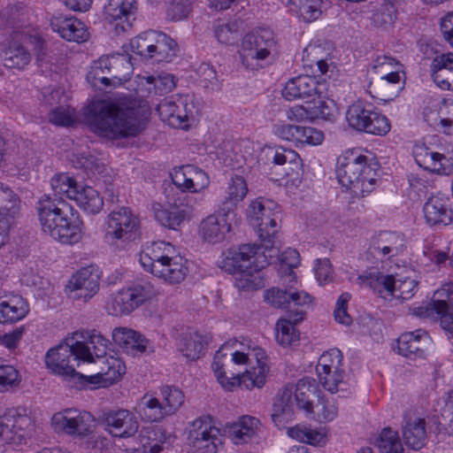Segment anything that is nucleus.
Returning a JSON list of instances; mask_svg holds the SVG:
<instances>
[{
  "label": "nucleus",
  "mask_w": 453,
  "mask_h": 453,
  "mask_svg": "<svg viewBox=\"0 0 453 453\" xmlns=\"http://www.w3.org/2000/svg\"><path fill=\"white\" fill-rule=\"evenodd\" d=\"M140 111L122 100H96L85 109L84 122L96 135L112 142L135 137L144 129Z\"/></svg>",
  "instance_id": "obj_1"
},
{
  "label": "nucleus",
  "mask_w": 453,
  "mask_h": 453,
  "mask_svg": "<svg viewBox=\"0 0 453 453\" xmlns=\"http://www.w3.org/2000/svg\"><path fill=\"white\" fill-rule=\"evenodd\" d=\"M35 210L43 233L62 243H75L81 236L79 213L63 197L42 196Z\"/></svg>",
  "instance_id": "obj_2"
},
{
  "label": "nucleus",
  "mask_w": 453,
  "mask_h": 453,
  "mask_svg": "<svg viewBox=\"0 0 453 453\" xmlns=\"http://www.w3.org/2000/svg\"><path fill=\"white\" fill-rule=\"evenodd\" d=\"M90 359L89 349L85 343L73 337L65 339L45 355V364L52 373L62 376L71 387L78 390L96 389L100 387L102 374L87 376L75 371L81 360Z\"/></svg>",
  "instance_id": "obj_3"
},
{
  "label": "nucleus",
  "mask_w": 453,
  "mask_h": 453,
  "mask_svg": "<svg viewBox=\"0 0 453 453\" xmlns=\"http://www.w3.org/2000/svg\"><path fill=\"white\" fill-rule=\"evenodd\" d=\"M265 301L273 307L285 310L287 318L280 319L276 325V339L282 346H289L299 340V332L295 326L304 319L311 306L312 297L304 291L293 288H271L265 291Z\"/></svg>",
  "instance_id": "obj_4"
},
{
  "label": "nucleus",
  "mask_w": 453,
  "mask_h": 453,
  "mask_svg": "<svg viewBox=\"0 0 453 453\" xmlns=\"http://www.w3.org/2000/svg\"><path fill=\"white\" fill-rule=\"evenodd\" d=\"M257 244H242L237 250H229L219 264L225 272L237 274L235 287L242 291H254L265 287V274L262 272L270 262L265 251Z\"/></svg>",
  "instance_id": "obj_5"
},
{
  "label": "nucleus",
  "mask_w": 453,
  "mask_h": 453,
  "mask_svg": "<svg viewBox=\"0 0 453 453\" xmlns=\"http://www.w3.org/2000/svg\"><path fill=\"white\" fill-rule=\"evenodd\" d=\"M377 173L368 157L357 150H348L337 159L336 177L339 183L356 195L365 196L374 189Z\"/></svg>",
  "instance_id": "obj_6"
},
{
  "label": "nucleus",
  "mask_w": 453,
  "mask_h": 453,
  "mask_svg": "<svg viewBox=\"0 0 453 453\" xmlns=\"http://www.w3.org/2000/svg\"><path fill=\"white\" fill-rule=\"evenodd\" d=\"M247 219L257 229L258 236L265 250L273 249L280 221V210L278 203L271 199L258 197L250 202L246 211Z\"/></svg>",
  "instance_id": "obj_7"
},
{
  "label": "nucleus",
  "mask_w": 453,
  "mask_h": 453,
  "mask_svg": "<svg viewBox=\"0 0 453 453\" xmlns=\"http://www.w3.org/2000/svg\"><path fill=\"white\" fill-rule=\"evenodd\" d=\"M239 53L245 68L257 69L261 66V61L277 53L273 31L267 27L253 29L242 38Z\"/></svg>",
  "instance_id": "obj_8"
},
{
  "label": "nucleus",
  "mask_w": 453,
  "mask_h": 453,
  "mask_svg": "<svg viewBox=\"0 0 453 453\" xmlns=\"http://www.w3.org/2000/svg\"><path fill=\"white\" fill-rule=\"evenodd\" d=\"M348 126L358 133L384 136L391 128L389 119L373 105L357 100L348 106L345 113Z\"/></svg>",
  "instance_id": "obj_9"
},
{
  "label": "nucleus",
  "mask_w": 453,
  "mask_h": 453,
  "mask_svg": "<svg viewBox=\"0 0 453 453\" xmlns=\"http://www.w3.org/2000/svg\"><path fill=\"white\" fill-rule=\"evenodd\" d=\"M162 121L174 128H185L197 110L189 95H175L164 98L156 108Z\"/></svg>",
  "instance_id": "obj_10"
},
{
  "label": "nucleus",
  "mask_w": 453,
  "mask_h": 453,
  "mask_svg": "<svg viewBox=\"0 0 453 453\" xmlns=\"http://www.w3.org/2000/svg\"><path fill=\"white\" fill-rule=\"evenodd\" d=\"M413 314L419 318L440 319L442 328L449 329L453 325V282H447L438 288L433 300L426 306L413 310Z\"/></svg>",
  "instance_id": "obj_11"
},
{
  "label": "nucleus",
  "mask_w": 453,
  "mask_h": 453,
  "mask_svg": "<svg viewBox=\"0 0 453 453\" xmlns=\"http://www.w3.org/2000/svg\"><path fill=\"white\" fill-rule=\"evenodd\" d=\"M139 219L127 207L111 211L108 216L105 240L112 245H119L135 239Z\"/></svg>",
  "instance_id": "obj_12"
},
{
  "label": "nucleus",
  "mask_w": 453,
  "mask_h": 453,
  "mask_svg": "<svg viewBox=\"0 0 453 453\" xmlns=\"http://www.w3.org/2000/svg\"><path fill=\"white\" fill-rule=\"evenodd\" d=\"M99 421L107 432L119 438L131 437L139 428L135 415L126 409L103 411Z\"/></svg>",
  "instance_id": "obj_13"
},
{
  "label": "nucleus",
  "mask_w": 453,
  "mask_h": 453,
  "mask_svg": "<svg viewBox=\"0 0 453 453\" xmlns=\"http://www.w3.org/2000/svg\"><path fill=\"white\" fill-rule=\"evenodd\" d=\"M99 285L100 273L98 268L89 265L74 273L69 280L66 288L71 298L82 299L84 302H88L97 293Z\"/></svg>",
  "instance_id": "obj_14"
},
{
  "label": "nucleus",
  "mask_w": 453,
  "mask_h": 453,
  "mask_svg": "<svg viewBox=\"0 0 453 453\" xmlns=\"http://www.w3.org/2000/svg\"><path fill=\"white\" fill-rule=\"evenodd\" d=\"M52 420L67 434L81 438L92 433L95 421L94 417L89 412L74 409L65 410L63 413L55 414Z\"/></svg>",
  "instance_id": "obj_15"
},
{
  "label": "nucleus",
  "mask_w": 453,
  "mask_h": 453,
  "mask_svg": "<svg viewBox=\"0 0 453 453\" xmlns=\"http://www.w3.org/2000/svg\"><path fill=\"white\" fill-rule=\"evenodd\" d=\"M423 213L430 227L442 228L453 224L450 199L442 194L430 196L423 205Z\"/></svg>",
  "instance_id": "obj_16"
},
{
  "label": "nucleus",
  "mask_w": 453,
  "mask_h": 453,
  "mask_svg": "<svg viewBox=\"0 0 453 453\" xmlns=\"http://www.w3.org/2000/svg\"><path fill=\"white\" fill-rule=\"evenodd\" d=\"M189 439L198 453H217L221 444L219 430L211 426L208 418H198L192 423Z\"/></svg>",
  "instance_id": "obj_17"
},
{
  "label": "nucleus",
  "mask_w": 453,
  "mask_h": 453,
  "mask_svg": "<svg viewBox=\"0 0 453 453\" xmlns=\"http://www.w3.org/2000/svg\"><path fill=\"white\" fill-rule=\"evenodd\" d=\"M31 418L24 408L8 409L0 417V440L4 442L14 441V435L19 439L32 427Z\"/></svg>",
  "instance_id": "obj_18"
},
{
  "label": "nucleus",
  "mask_w": 453,
  "mask_h": 453,
  "mask_svg": "<svg viewBox=\"0 0 453 453\" xmlns=\"http://www.w3.org/2000/svg\"><path fill=\"white\" fill-rule=\"evenodd\" d=\"M104 16L109 23H115L117 34L132 27L137 12L136 0H108L104 7Z\"/></svg>",
  "instance_id": "obj_19"
},
{
  "label": "nucleus",
  "mask_w": 453,
  "mask_h": 453,
  "mask_svg": "<svg viewBox=\"0 0 453 453\" xmlns=\"http://www.w3.org/2000/svg\"><path fill=\"white\" fill-rule=\"evenodd\" d=\"M114 342L127 353L141 355L148 350L153 351L150 341L141 333L127 327H117L112 331Z\"/></svg>",
  "instance_id": "obj_20"
},
{
  "label": "nucleus",
  "mask_w": 453,
  "mask_h": 453,
  "mask_svg": "<svg viewBox=\"0 0 453 453\" xmlns=\"http://www.w3.org/2000/svg\"><path fill=\"white\" fill-rule=\"evenodd\" d=\"M50 27L66 41L83 42L89 37L85 24L74 17H54L50 20Z\"/></svg>",
  "instance_id": "obj_21"
},
{
  "label": "nucleus",
  "mask_w": 453,
  "mask_h": 453,
  "mask_svg": "<svg viewBox=\"0 0 453 453\" xmlns=\"http://www.w3.org/2000/svg\"><path fill=\"white\" fill-rule=\"evenodd\" d=\"M319 94L318 81L314 77L300 75L290 79L282 90V96L288 101L296 99L311 100Z\"/></svg>",
  "instance_id": "obj_22"
},
{
  "label": "nucleus",
  "mask_w": 453,
  "mask_h": 453,
  "mask_svg": "<svg viewBox=\"0 0 453 453\" xmlns=\"http://www.w3.org/2000/svg\"><path fill=\"white\" fill-rule=\"evenodd\" d=\"M428 341V334L423 329L403 333L397 339L398 353L411 359L423 357L424 347Z\"/></svg>",
  "instance_id": "obj_23"
},
{
  "label": "nucleus",
  "mask_w": 453,
  "mask_h": 453,
  "mask_svg": "<svg viewBox=\"0 0 453 453\" xmlns=\"http://www.w3.org/2000/svg\"><path fill=\"white\" fill-rule=\"evenodd\" d=\"M232 223L221 219L219 216L211 214L203 219L199 226V235L202 240L210 244L222 242L227 233L231 231Z\"/></svg>",
  "instance_id": "obj_24"
},
{
  "label": "nucleus",
  "mask_w": 453,
  "mask_h": 453,
  "mask_svg": "<svg viewBox=\"0 0 453 453\" xmlns=\"http://www.w3.org/2000/svg\"><path fill=\"white\" fill-rule=\"evenodd\" d=\"M402 435L405 445L418 450L426 441V420L422 418L405 416L402 424Z\"/></svg>",
  "instance_id": "obj_25"
},
{
  "label": "nucleus",
  "mask_w": 453,
  "mask_h": 453,
  "mask_svg": "<svg viewBox=\"0 0 453 453\" xmlns=\"http://www.w3.org/2000/svg\"><path fill=\"white\" fill-rule=\"evenodd\" d=\"M28 312L29 305L20 296H0V324H14Z\"/></svg>",
  "instance_id": "obj_26"
},
{
  "label": "nucleus",
  "mask_w": 453,
  "mask_h": 453,
  "mask_svg": "<svg viewBox=\"0 0 453 453\" xmlns=\"http://www.w3.org/2000/svg\"><path fill=\"white\" fill-rule=\"evenodd\" d=\"M99 64L105 68L111 82L117 81L118 83L126 81L132 73L133 66L130 57L127 54H112L110 56L101 57Z\"/></svg>",
  "instance_id": "obj_27"
},
{
  "label": "nucleus",
  "mask_w": 453,
  "mask_h": 453,
  "mask_svg": "<svg viewBox=\"0 0 453 453\" xmlns=\"http://www.w3.org/2000/svg\"><path fill=\"white\" fill-rule=\"evenodd\" d=\"M20 200L9 188L0 183V234H7L12 219L19 212Z\"/></svg>",
  "instance_id": "obj_28"
},
{
  "label": "nucleus",
  "mask_w": 453,
  "mask_h": 453,
  "mask_svg": "<svg viewBox=\"0 0 453 453\" xmlns=\"http://www.w3.org/2000/svg\"><path fill=\"white\" fill-rule=\"evenodd\" d=\"M173 253V246L165 242L147 244L140 254V263L144 270L152 273L156 265L167 262Z\"/></svg>",
  "instance_id": "obj_29"
},
{
  "label": "nucleus",
  "mask_w": 453,
  "mask_h": 453,
  "mask_svg": "<svg viewBox=\"0 0 453 453\" xmlns=\"http://www.w3.org/2000/svg\"><path fill=\"white\" fill-rule=\"evenodd\" d=\"M151 273L170 284H178L186 278L188 268L185 266L181 257L171 256L167 262L157 265L156 269Z\"/></svg>",
  "instance_id": "obj_30"
},
{
  "label": "nucleus",
  "mask_w": 453,
  "mask_h": 453,
  "mask_svg": "<svg viewBox=\"0 0 453 453\" xmlns=\"http://www.w3.org/2000/svg\"><path fill=\"white\" fill-rule=\"evenodd\" d=\"M414 157L418 166L424 170L440 175H449L450 171L445 166L443 154L434 152L427 147H418L414 152Z\"/></svg>",
  "instance_id": "obj_31"
},
{
  "label": "nucleus",
  "mask_w": 453,
  "mask_h": 453,
  "mask_svg": "<svg viewBox=\"0 0 453 453\" xmlns=\"http://www.w3.org/2000/svg\"><path fill=\"white\" fill-rule=\"evenodd\" d=\"M259 420L254 417L243 416L239 421L227 426V434L234 444L248 443L256 434Z\"/></svg>",
  "instance_id": "obj_32"
},
{
  "label": "nucleus",
  "mask_w": 453,
  "mask_h": 453,
  "mask_svg": "<svg viewBox=\"0 0 453 453\" xmlns=\"http://www.w3.org/2000/svg\"><path fill=\"white\" fill-rule=\"evenodd\" d=\"M361 284L365 285L380 296H394L395 292L396 280L393 275H386L380 273H365L358 276Z\"/></svg>",
  "instance_id": "obj_33"
},
{
  "label": "nucleus",
  "mask_w": 453,
  "mask_h": 453,
  "mask_svg": "<svg viewBox=\"0 0 453 453\" xmlns=\"http://www.w3.org/2000/svg\"><path fill=\"white\" fill-rule=\"evenodd\" d=\"M403 247V238L395 232H382L373 239L372 248L383 257L399 255Z\"/></svg>",
  "instance_id": "obj_34"
},
{
  "label": "nucleus",
  "mask_w": 453,
  "mask_h": 453,
  "mask_svg": "<svg viewBox=\"0 0 453 453\" xmlns=\"http://www.w3.org/2000/svg\"><path fill=\"white\" fill-rule=\"evenodd\" d=\"M269 368L266 365H260L257 367H252L250 370H246L242 374H232V382H235V386L244 388L251 390L255 388H261L266 381V376Z\"/></svg>",
  "instance_id": "obj_35"
},
{
  "label": "nucleus",
  "mask_w": 453,
  "mask_h": 453,
  "mask_svg": "<svg viewBox=\"0 0 453 453\" xmlns=\"http://www.w3.org/2000/svg\"><path fill=\"white\" fill-rule=\"evenodd\" d=\"M272 160L274 165H285L284 175L287 177H297L301 172V158L299 155L290 149L278 148L271 150Z\"/></svg>",
  "instance_id": "obj_36"
},
{
  "label": "nucleus",
  "mask_w": 453,
  "mask_h": 453,
  "mask_svg": "<svg viewBox=\"0 0 453 453\" xmlns=\"http://www.w3.org/2000/svg\"><path fill=\"white\" fill-rule=\"evenodd\" d=\"M152 58L157 62H170L176 55L177 43L166 34L153 30Z\"/></svg>",
  "instance_id": "obj_37"
},
{
  "label": "nucleus",
  "mask_w": 453,
  "mask_h": 453,
  "mask_svg": "<svg viewBox=\"0 0 453 453\" xmlns=\"http://www.w3.org/2000/svg\"><path fill=\"white\" fill-rule=\"evenodd\" d=\"M73 200L81 209L90 214H97L104 206V200L99 192L89 186H80Z\"/></svg>",
  "instance_id": "obj_38"
},
{
  "label": "nucleus",
  "mask_w": 453,
  "mask_h": 453,
  "mask_svg": "<svg viewBox=\"0 0 453 453\" xmlns=\"http://www.w3.org/2000/svg\"><path fill=\"white\" fill-rule=\"evenodd\" d=\"M207 344L206 337L197 332L185 334L179 343V350L188 360L200 357Z\"/></svg>",
  "instance_id": "obj_39"
},
{
  "label": "nucleus",
  "mask_w": 453,
  "mask_h": 453,
  "mask_svg": "<svg viewBox=\"0 0 453 453\" xmlns=\"http://www.w3.org/2000/svg\"><path fill=\"white\" fill-rule=\"evenodd\" d=\"M431 76L438 87L445 86V81L453 72V53L441 54L434 58L430 66Z\"/></svg>",
  "instance_id": "obj_40"
},
{
  "label": "nucleus",
  "mask_w": 453,
  "mask_h": 453,
  "mask_svg": "<svg viewBox=\"0 0 453 453\" xmlns=\"http://www.w3.org/2000/svg\"><path fill=\"white\" fill-rule=\"evenodd\" d=\"M122 292L127 305H129L131 313L147 300L150 299L155 294V289L150 283L145 282L124 288Z\"/></svg>",
  "instance_id": "obj_41"
},
{
  "label": "nucleus",
  "mask_w": 453,
  "mask_h": 453,
  "mask_svg": "<svg viewBox=\"0 0 453 453\" xmlns=\"http://www.w3.org/2000/svg\"><path fill=\"white\" fill-rule=\"evenodd\" d=\"M3 64L7 68L23 69L30 62L29 52L20 44L12 43L3 52Z\"/></svg>",
  "instance_id": "obj_42"
},
{
  "label": "nucleus",
  "mask_w": 453,
  "mask_h": 453,
  "mask_svg": "<svg viewBox=\"0 0 453 453\" xmlns=\"http://www.w3.org/2000/svg\"><path fill=\"white\" fill-rule=\"evenodd\" d=\"M291 11L296 12L305 22H312L322 13L321 0H289Z\"/></svg>",
  "instance_id": "obj_43"
},
{
  "label": "nucleus",
  "mask_w": 453,
  "mask_h": 453,
  "mask_svg": "<svg viewBox=\"0 0 453 453\" xmlns=\"http://www.w3.org/2000/svg\"><path fill=\"white\" fill-rule=\"evenodd\" d=\"M50 185L53 190L51 196L62 197L65 195L67 198L73 200L78 186L76 180L66 173L56 174L50 180Z\"/></svg>",
  "instance_id": "obj_44"
},
{
  "label": "nucleus",
  "mask_w": 453,
  "mask_h": 453,
  "mask_svg": "<svg viewBox=\"0 0 453 453\" xmlns=\"http://www.w3.org/2000/svg\"><path fill=\"white\" fill-rule=\"evenodd\" d=\"M156 220L163 226L177 230L185 219V211L177 208L168 210L157 204L154 208Z\"/></svg>",
  "instance_id": "obj_45"
},
{
  "label": "nucleus",
  "mask_w": 453,
  "mask_h": 453,
  "mask_svg": "<svg viewBox=\"0 0 453 453\" xmlns=\"http://www.w3.org/2000/svg\"><path fill=\"white\" fill-rule=\"evenodd\" d=\"M140 408L142 418L150 422H158L169 416L162 402L156 397L143 396Z\"/></svg>",
  "instance_id": "obj_46"
},
{
  "label": "nucleus",
  "mask_w": 453,
  "mask_h": 453,
  "mask_svg": "<svg viewBox=\"0 0 453 453\" xmlns=\"http://www.w3.org/2000/svg\"><path fill=\"white\" fill-rule=\"evenodd\" d=\"M81 333V337L88 340V344L85 343V346L89 349L90 359L86 360L87 362H96V359L104 358L109 349V341L104 338L101 334L96 333V331Z\"/></svg>",
  "instance_id": "obj_47"
},
{
  "label": "nucleus",
  "mask_w": 453,
  "mask_h": 453,
  "mask_svg": "<svg viewBox=\"0 0 453 453\" xmlns=\"http://www.w3.org/2000/svg\"><path fill=\"white\" fill-rule=\"evenodd\" d=\"M376 443L381 453H403L404 451L398 432L390 427L381 431Z\"/></svg>",
  "instance_id": "obj_48"
},
{
  "label": "nucleus",
  "mask_w": 453,
  "mask_h": 453,
  "mask_svg": "<svg viewBox=\"0 0 453 453\" xmlns=\"http://www.w3.org/2000/svg\"><path fill=\"white\" fill-rule=\"evenodd\" d=\"M315 388L309 379L300 380L295 386L294 399L298 408L306 412H312V403L311 395L314 394Z\"/></svg>",
  "instance_id": "obj_49"
},
{
  "label": "nucleus",
  "mask_w": 453,
  "mask_h": 453,
  "mask_svg": "<svg viewBox=\"0 0 453 453\" xmlns=\"http://www.w3.org/2000/svg\"><path fill=\"white\" fill-rule=\"evenodd\" d=\"M161 396V402L169 415L174 414L184 403V394L180 388L175 387H163Z\"/></svg>",
  "instance_id": "obj_50"
},
{
  "label": "nucleus",
  "mask_w": 453,
  "mask_h": 453,
  "mask_svg": "<svg viewBox=\"0 0 453 453\" xmlns=\"http://www.w3.org/2000/svg\"><path fill=\"white\" fill-rule=\"evenodd\" d=\"M287 434L292 439L311 445H317L323 439V435L319 432L300 424L288 427Z\"/></svg>",
  "instance_id": "obj_51"
},
{
  "label": "nucleus",
  "mask_w": 453,
  "mask_h": 453,
  "mask_svg": "<svg viewBox=\"0 0 453 453\" xmlns=\"http://www.w3.org/2000/svg\"><path fill=\"white\" fill-rule=\"evenodd\" d=\"M260 247L262 248L261 251L271 252L269 255L271 258L274 256H279L280 263L288 267V274L287 277L295 279L293 268L296 267L300 264V255L296 250L288 248L279 255V250L274 245L273 249L269 248L268 250H265L263 245Z\"/></svg>",
  "instance_id": "obj_52"
},
{
  "label": "nucleus",
  "mask_w": 453,
  "mask_h": 453,
  "mask_svg": "<svg viewBox=\"0 0 453 453\" xmlns=\"http://www.w3.org/2000/svg\"><path fill=\"white\" fill-rule=\"evenodd\" d=\"M153 40V30L147 31L133 38L130 41L132 52L144 58H152Z\"/></svg>",
  "instance_id": "obj_53"
},
{
  "label": "nucleus",
  "mask_w": 453,
  "mask_h": 453,
  "mask_svg": "<svg viewBox=\"0 0 453 453\" xmlns=\"http://www.w3.org/2000/svg\"><path fill=\"white\" fill-rule=\"evenodd\" d=\"M384 65L390 66H397V69L385 74L380 78V86L381 88H386L387 85H399L401 77L399 74V68L401 67V64L395 58L389 56H378L375 59V67H382Z\"/></svg>",
  "instance_id": "obj_54"
},
{
  "label": "nucleus",
  "mask_w": 453,
  "mask_h": 453,
  "mask_svg": "<svg viewBox=\"0 0 453 453\" xmlns=\"http://www.w3.org/2000/svg\"><path fill=\"white\" fill-rule=\"evenodd\" d=\"M318 376L324 388L334 394L340 390V385L343 384L344 372L342 369L318 371Z\"/></svg>",
  "instance_id": "obj_55"
},
{
  "label": "nucleus",
  "mask_w": 453,
  "mask_h": 453,
  "mask_svg": "<svg viewBox=\"0 0 453 453\" xmlns=\"http://www.w3.org/2000/svg\"><path fill=\"white\" fill-rule=\"evenodd\" d=\"M324 140L322 131L312 127L297 126L295 144L298 145H319Z\"/></svg>",
  "instance_id": "obj_56"
},
{
  "label": "nucleus",
  "mask_w": 453,
  "mask_h": 453,
  "mask_svg": "<svg viewBox=\"0 0 453 453\" xmlns=\"http://www.w3.org/2000/svg\"><path fill=\"white\" fill-rule=\"evenodd\" d=\"M397 9L382 3L380 7L373 11L371 19L376 27H387L394 24L396 19Z\"/></svg>",
  "instance_id": "obj_57"
},
{
  "label": "nucleus",
  "mask_w": 453,
  "mask_h": 453,
  "mask_svg": "<svg viewBox=\"0 0 453 453\" xmlns=\"http://www.w3.org/2000/svg\"><path fill=\"white\" fill-rule=\"evenodd\" d=\"M342 362V354L338 349H332L323 353L319 358L316 371H329L341 367Z\"/></svg>",
  "instance_id": "obj_58"
},
{
  "label": "nucleus",
  "mask_w": 453,
  "mask_h": 453,
  "mask_svg": "<svg viewBox=\"0 0 453 453\" xmlns=\"http://www.w3.org/2000/svg\"><path fill=\"white\" fill-rule=\"evenodd\" d=\"M19 372L12 365H0V392L7 391L19 384Z\"/></svg>",
  "instance_id": "obj_59"
},
{
  "label": "nucleus",
  "mask_w": 453,
  "mask_h": 453,
  "mask_svg": "<svg viewBox=\"0 0 453 453\" xmlns=\"http://www.w3.org/2000/svg\"><path fill=\"white\" fill-rule=\"evenodd\" d=\"M194 173L193 165H188L174 171L172 174L173 183L181 191H190L193 184L191 175Z\"/></svg>",
  "instance_id": "obj_60"
},
{
  "label": "nucleus",
  "mask_w": 453,
  "mask_h": 453,
  "mask_svg": "<svg viewBox=\"0 0 453 453\" xmlns=\"http://www.w3.org/2000/svg\"><path fill=\"white\" fill-rule=\"evenodd\" d=\"M248 187L243 177L236 175L231 179L226 189V196L230 200L241 202L246 196Z\"/></svg>",
  "instance_id": "obj_61"
},
{
  "label": "nucleus",
  "mask_w": 453,
  "mask_h": 453,
  "mask_svg": "<svg viewBox=\"0 0 453 453\" xmlns=\"http://www.w3.org/2000/svg\"><path fill=\"white\" fill-rule=\"evenodd\" d=\"M197 75L199 76L200 82L203 84V87H211V89H219V83L217 76L215 68L206 63H203L197 68Z\"/></svg>",
  "instance_id": "obj_62"
},
{
  "label": "nucleus",
  "mask_w": 453,
  "mask_h": 453,
  "mask_svg": "<svg viewBox=\"0 0 453 453\" xmlns=\"http://www.w3.org/2000/svg\"><path fill=\"white\" fill-rule=\"evenodd\" d=\"M106 309L108 313L113 316L130 314V308L124 298L122 289L111 298L107 303Z\"/></svg>",
  "instance_id": "obj_63"
},
{
  "label": "nucleus",
  "mask_w": 453,
  "mask_h": 453,
  "mask_svg": "<svg viewBox=\"0 0 453 453\" xmlns=\"http://www.w3.org/2000/svg\"><path fill=\"white\" fill-rule=\"evenodd\" d=\"M191 10L188 0H172L167 6V16L173 20H180L188 17Z\"/></svg>",
  "instance_id": "obj_64"
}]
</instances>
